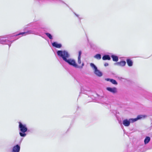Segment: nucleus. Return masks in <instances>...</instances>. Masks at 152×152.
I'll return each mask as SVG.
<instances>
[{"label": "nucleus", "mask_w": 152, "mask_h": 152, "mask_svg": "<svg viewBox=\"0 0 152 152\" xmlns=\"http://www.w3.org/2000/svg\"><path fill=\"white\" fill-rule=\"evenodd\" d=\"M106 89L109 92L113 93L115 94L117 92V89L115 87H108L106 88Z\"/></svg>", "instance_id": "7"}, {"label": "nucleus", "mask_w": 152, "mask_h": 152, "mask_svg": "<svg viewBox=\"0 0 152 152\" xmlns=\"http://www.w3.org/2000/svg\"><path fill=\"white\" fill-rule=\"evenodd\" d=\"M82 54V52L81 51H80L79 52L78 56V57H81V55Z\"/></svg>", "instance_id": "19"}, {"label": "nucleus", "mask_w": 152, "mask_h": 152, "mask_svg": "<svg viewBox=\"0 0 152 152\" xmlns=\"http://www.w3.org/2000/svg\"><path fill=\"white\" fill-rule=\"evenodd\" d=\"M52 45L53 47L58 48H60L61 47V44H58L57 42H55L52 43Z\"/></svg>", "instance_id": "11"}, {"label": "nucleus", "mask_w": 152, "mask_h": 152, "mask_svg": "<svg viewBox=\"0 0 152 152\" xmlns=\"http://www.w3.org/2000/svg\"><path fill=\"white\" fill-rule=\"evenodd\" d=\"M30 34H37V33L34 30H29L25 32H23L17 35H22V36H26Z\"/></svg>", "instance_id": "5"}, {"label": "nucleus", "mask_w": 152, "mask_h": 152, "mask_svg": "<svg viewBox=\"0 0 152 152\" xmlns=\"http://www.w3.org/2000/svg\"><path fill=\"white\" fill-rule=\"evenodd\" d=\"M76 15V16L77 17H79V15H77V14H76L75 13H74Z\"/></svg>", "instance_id": "21"}, {"label": "nucleus", "mask_w": 152, "mask_h": 152, "mask_svg": "<svg viewBox=\"0 0 152 152\" xmlns=\"http://www.w3.org/2000/svg\"><path fill=\"white\" fill-rule=\"evenodd\" d=\"M105 80L106 81H110L113 84L117 85L118 84V83L116 81L113 79L106 78L105 79Z\"/></svg>", "instance_id": "10"}, {"label": "nucleus", "mask_w": 152, "mask_h": 152, "mask_svg": "<svg viewBox=\"0 0 152 152\" xmlns=\"http://www.w3.org/2000/svg\"><path fill=\"white\" fill-rule=\"evenodd\" d=\"M91 66L93 69L94 73L97 76L101 77L102 75V72L98 69L97 67L93 63H91L90 64Z\"/></svg>", "instance_id": "4"}, {"label": "nucleus", "mask_w": 152, "mask_h": 152, "mask_svg": "<svg viewBox=\"0 0 152 152\" xmlns=\"http://www.w3.org/2000/svg\"><path fill=\"white\" fill-rule=\"evenodd\" d=\"M102 59L104 60H110L111 58L109 55H105L103 56Z\"/></svg>", "instance_id": "13"}, {"label": "nucleus", "mask_w": 152, "mask_h": 152, "mask_svg": "<svg viewBox=\"0 0 152 152\" xmlns=\"http://www.w3.org/2000/svg\"><path fill=\"white\" fill-rule=\"evenodd\" d=\"M147 117L145 115H140L137 116V117L135 118H130L129 119H125L122 121V124L125 126H129L130 123H134L138 120L142 119H144Z\"/></svg>", "instance_id": "2"}, {"label": "nucleus", "mask_w": 152, "mask_h": 152, "mask_svg": "<svg viewBox=\"0 0 152 152\" xmlns=\"http://www.w3.org/2000/svg\"><path fill=\"white\" fill-rule=\"evenodd\" d=\"M127 63L128 65L129 66H131L133 65V62L130 59H127L126 60Z\"/></svg>", "instance_id": "14"}, {"label": "nucleus", "mask_w": 152, "mask_h": 152, "mask_svg": "<svg viewBox=\"0 0 152 152\" xmlns=\"http://www.w3.org/2000/svg\"><path fill=\"white\" fill-rule=\"evenodd\" d=\"M150 140V138L149 137H146L145 139L144 142L145 144H146L148 143Z\"/></svg>", "instance_id": "15"}, {"label": "nucleus", "mask_w": 152, "mask_h": 152, "mask_svg": "<svg viewBox=\"0 0 152 152\" xmlns=\"http://www.w3.org/2000/svg\"><path fill=\"white\" fill-rule=\"evenodd\" d=\"M57 53L64 61L75 68L82 69L84 65V63H83L81 66L78 65L74 59L70 58V54L66 50H58L57 52Z\"/></svg>", "instance_id": "1"}, {"label": "nucleus", "mask_w": 152, "mask_h": 152, "mask_svg": "<svg viewBox=\"0 0 152 152\" xmlns=\"http://www.w3.org/2000/svg\"><path fill=\"white\" fill-rule=\"evenodd\" d=\"M45 34L50 39H53L52 36L50 33H46Z\"/></svg>", "instance_id": "17"}, {"label": "nucleus", "mask_w": 152, "mask_h": 152, "mask_svg": "<svg viewBox=\"0 0 152 152\" xmlns=\"http://www.w3.org/2000/svg\"><path fill=\"white\" fill-rule=\"evenodd\" d=\"M94 57L98 60H100L101 58V55L99 54H96L94 56Z\"/></svg>", "instance_id": "16"}, {"label": "nucleus", "mask_w": 152, "mask_h": 152, "mask_svg": "<svg viewBox=\"0 0 152 152\" xmlns=\"http://www.w3.org/2000/svg\"><path fill=\"white\" fill-rule=\"evenodd\" d=\"M111 57L113 58V61L116 62L118 60V57L116 56L112 55L111 56Z\"/></svg>", "instance_id": "12"}, {"label": "nucleus", "mask_w": 152, "mask_h": 152, "mask_svg": "<svg viewBox=\"0 0 152 152\" xmlns=\"http://www.w3.org/2000/svg\"><path fill=\"white\" fill-rule=\"evenodd\" d=\"M108 65V63H105L104 64V66H107Z\"/></svg>", "instance_id": "20"}, {"label": "nucleus", "mask_w": 152, "mask_h": 152, "mask_svg": "<svg viewBox=\"0 0 152 152\" xmlns=\"http://www.w3.org/2000/svg\"><path fill=\"white\" fill-rule=\"evenodd\" d=\"M12 42L11 41L6 39H0V43L3 44H8L9 46V47H10V44Z\"/></svg>", "instance_id": "6"}, {"label": "nucleus", "mask_w": 152, "mask_h": 152, "mask_svg": "<svg viewBox=\"0 0 152 152\" xmlns=\"http://www.w3.org/2000/svg\"><path fill=\"white\" fill-rule=\"evenodd\" d=\"M81 57H78L77 58V63L78 64H81Z\"/></svg>", "instance_id": "18"}, {"label": "nucleus", "mask_w": 152, "mask_h": 152, "mask_svg": "<svg viewBox=\"0 0 152 152\" xmlns=\"http://www.w3.org/2000/svg\"><path fill=\"white\" fill-rule=\"evenodd\" d=\"M19 128L20 131L21 132L19 133L20 136L21 137H25L26 134L25 133L27 130V128L25 124H23L20 122L19 123Z\"/></svg>", "instance_id": "3"}, {"label": "nucleus", "mask_w": 152, "mask_h": 152, "mask_svg": "<svg viewBox=\"0 0 152 152\" xmlns=\"http://www.w3.org/2000/svg\"><path fill=\"white\" fill-rule=\"evenodd\" d=\"M126 64V62L124 61H122L120 62H118L114 64L115 65L123 67Z\"/></svg>", "instance_id": "9"}, {"label": "nucleus", "mask_w": 152, "mask_h": 152, "mask_svg": "<svg viewBox=\"0 0 152 152\" xmlns=\"http://www.w3.org/2000/svg\"><path fill=\"white\" fill-rule=\"evenodd\" d=\"M20 149V147L18 145H17L14 146L12 148V152H19Z\"/></svg>", "instance_id": "8"}]
</instances>
